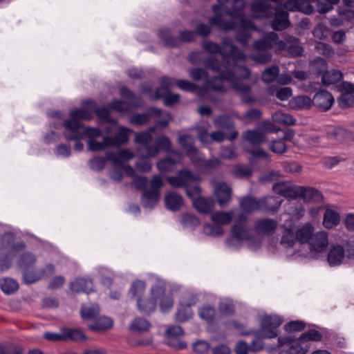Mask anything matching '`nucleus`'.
Returning <instances> with one entry per match:
<instances>
[{
    "label": "nucleus",
    "instance_id": "1",
    "mask_svg": "<svg viewBox=\"0 0 354 354\" xmlns=\"http://www.w3.org/2000/svg\"><path fill=\"white\" fill-rule=\"evenodd\" d=\"M222 45L224 46V53L222 61L210 56L205 59V65L208 69L220 73L222 80L232 81L234 78V73L231 70L232 66L236 64L237 61H245L244 53L232 44L230 38H224L222 40Z\"/></svg>",
    "mask_w": 354,
    "mask_h": 354
},
{
    "label": "nucleus",
    "instance_id": "2",
    "mask_svg": "<svg viewBox=\"0 0 354 354\" xmlns=\"http://www.w3.org/2000/svg\"><path fill=\"white\" fill-rule=\"evenodd\" d=\"M322 339L319 330L309 329L297 339L292 335L279 336L277 343L268 345L266 349L269 353L278 351V354H306L310 348L309 342H319Z\"/></svg>",
    "mask_w": 354,
    "mask_h": 354
},
{
    "label": "nucleus",
    "instance_id": "3",
    "mask_svg": "<svg viewBox=\"0 0 354 354\" xmlns=\"http://www.w3.org/2000/svg\"><path fill=\"white\" fill-rule=\"evenodd\" d=\"M37 262L36 256L30 252L21 254L18 260V266L23 270V279L27 284H32L41 279L37 272L33 270Z\"/></svg>",
    "mask_w": 354,
    "mask_h": 354
},
{
    "label": "nucleus",
    "instance_id": "4",
    "mask_svg": "<svg viewBox=\"0 0 354 354\" xmlns=\"http://www.w3.org/2000/svg\"><path fill=\"white\" fill-rule=\"evenodd\" d=\"M14 236L11 233H5L2 237V245L0 251L3 249L10 248L3 257L0 258V272H3L9 269L13 257L15 256L14 251L24 250L26 248L24 242H17L13 243Z\"/></svg>",
    "mask_w": 354,
    "mask_h": 354
},
{
    "label": "nucleus",
    "instance_id": "5",
    "mask_svg": "<svg viewBox=\"0 0 354 354\" xmlns=\"http://www.w3.org/2000/svg\"><path fill=\"white\" fill-rule=\"evenodd\" d=\"M282 323L283 319L278 315H266L262 317L260 328L255 331V335L264 339L274 338L279 335L278 328Z\"/></svg>",
    "mask_w": 354,
    "mask_h": 354
},
{
    "label": "nucleus",
    "instance_id": "6",
    "mask_svg": "<svg viewBox=\"0 0 354 354\" xmlns=\"http://www.w3.org/2000/svg\"><path fill=\"white\" fill-rule=\"evenodd\" d=\"M165 288L155 285L151 289V297L150 298L138 299L137 301V307L138 310L144 314H150L153 313L156 308V303L158 298L164 295Z\"/></svg>",
    "mask_w": 354,
    "mask_h": 354
},
{
    "label": "nucleus",
    "instance_id": "7",
    "mask_svg": "<svg viewBox=\"0 0 354 354\" xmlns=\"http://www.w3.org/2000/svg\"><path fill=\"white\" fill-rule=\"evenodd\" d=\"M178 143L186 151L187 156L189 158L192 162L199 167L204 156L194 146L192 136L187 134L180 135L178 137Z\"/></svg>",
    "mask_w": 354,
    "mask_h": 354
},
{
    "label": "nucleus",
    "instance_id": "8",
    "mask_svg": "<svg viewBox=\"0 0 354 354\" xmlns=\"http://www.w3.org/2000/svg\"><path fill=\"white\" fill-rule=\"evenodd\" d=\"M225 7L218 3L212 6V10L214 16L209 19V24L223 31L233 30L236 28V24L232 20L227 21L223 19L222 10H225Z\"/></svg>",
    "mask_w": 354,
    "mask_h": 354
},
{
    "label": "nucleus",
    "instance_id": "9",
    "mask_svg": "<svg viewBox=\"0 0 354 354\" xmlns=\"http://www.w3.org/2000/svg\"><path fill=\"white\" fill-rule=\"evenodd\" d=\"M63 127L66 129L64 137L67 140H81L84 138V133L81 131L83 124L73 118L64 121Z\"/></svg>",
    "mask_w": 354,
    "mask_h": 354
},
{
    "label": "nucleus",
    "instance_id": "10",
    "mask_svg": "<svg viewBox=\"0 0 354 354\" xmlns=\"http://www.w3.org/2000/svg\"><path fill=\"white\" fill-rule=\"evenodd\" d=\"M278 48L280 50L287 51L292 57H299L304 52L303 47L299 44V39L293 36H287L283 40H279Z\"/></svg>",
    "mask_w": 354,
    "mask_h": 354
},
{
    "label": "nucleus",
    "instance_id": "11",
    "mask_svg": "<svg viewBox=\"0 0 354 354\" xmlns=\"http://www.w3.org/2000/svg\"><path fill=\"white\" fill-rule=\"evenodd\" d=\"M311 101L312 105L319 111L325 112L331 108L335 100L330 92L326 90H321L315 94Z\"/></svg>",
    "mask_w": 354,
    "mask_h": 354
},
{
    "label": "nucleus",
    "instance_id": "12",
    "mask_svg": "<svg viewBox=\"0 0 354 354\" xmlns=\"http://www.w3.org/2000/svg\"><path fill=\"white\" fill-rule=\"evenodd\" d=\"M299 187L292 185L288 182H279L273 185L272 190L274 193L288 200H292L299 198Z\"/></svg>",
    "mask_w": 354,
    "mask_h": 354
},
{
    "label": "nucleus",
    "instance_id": "13",
    "mask_svg": "<svg viewBox=\"0 0 354 354\" xmlns=\"http://www.w3.org/2000/svg\"><path fill=\"white\" fill-rule=\"evenodd\" d=\"M277 7H282L284 10L301 11L306 15H310L315 10L310 0H286Z\"/></svg>",
    "mask_w": 354,
    "mask_h": 354
},
{
    "label": "nucleus",
    "instance_id": "14",
    "mask_svg": "<svg viewBox=\"0 0 354 354\" xmlns=\"http://www.w3.org/2000/svg\"><path fill=\"white\" fill-rule=\"evenodd\" d=\"M274 10V19L270 21V26L273 30L281 31L289 27V13L283 10L282 7L276 6Z\"/></svg>",
    "mask_w": 354,
    "mask_h": 354
},
{
    "label": "nucleus",
    "instance_id": "15",
    "mask_svg": "<svg viewBox=\"0 0 354 354\" xmlns=\"http://www.w3.org/2000/svg\"><path fill=\"white\" fill-rule=\"evenodd\" d=\"M279 36L276 32H270L258 40L254 41L253 48L257 51L269 52L274 46H278Z\"/></svg>",
    "mask_w": 354,
    "mask_h": 354
},
{
    "label": "nucleus",
    "instance_id": "16",
    "mask_svg": "<svg viewBox=\"0 0 354 354\" xmlns=\"http://www.w3.org/2000/svg\"><path fill=\"white\" fill-rule=\"evenodd\" d=\"M184 334L183 329L179 326H171L166 330L168 344L177 350H182L187 346L184 342L178 341V339Z\"/></svg>",
    "mask_w": 354,
    "mask_h": 354
},
{
    "label": "nucleus",
    "instance_id": "17",
    "mask_svg": "<svg viewBox=\"0 0 354 354\" xmlns=\"http://www.w3.org/2000/svg\"><path fill=\"white\" fill-rule=\"evenodd\" d=\"M162 109L151 106L148 109L146 113L133 114L129 118V122L133 125L142 126L148 123L152 116L160 117L162 115Z\"/></svg>",
    "mask_w": 354,
    "mask_h": 354
},
{
    "label": "nucleus",
    "instance_id": "18",
    "mask_svg": "<svg viewBox=\"0 0 354 354\" xmlns=\"http://www.w3.org/2000/svg\"><path fill=\"white\" fill-rule=\"evenodd\" d=\"M234 90L240 95L242 102L250 104L257 101V99L251 95V86L250 84L243 83L239 80L231 81Z\"/></svg>",
    "mask_w": 354,
    "mask_h": 354
},
{
    "label": "nucleus",
    "instance_id": "19",
    "mask_svg": "<svg viewBox=\"0 0 354 354\" xmlns=\"http://www.w3.org/2000/svg\"><path fill=\"white\" fill-rule=\"evenodd\" d=\"M278 223L273 218H260L255 221L254 230L258 234L270 236L277 229Z\"/></svg>",
    "mask_w": 354,
    "mask_h": 354
},
{
    "label": "nucleus",
    "instance_id": "20",
    "mask_svg": "<svg viewBox=\"0 0 354 354\" xmlns=\"http://www.w3.org/2000/svg\"><path fill=\"white\" fill-rule=\"evenodd\" d=\"M308 244L311 251L316 252H324L328 245V233L321 231L313 234Z\"/></svg>",
    "mask_w": 354,
    "mask_h": 354
},
{
    "label": "nucleus",
    "instance_id": "21",
    "mask_svg": "<svg viewBox=\"0 0 354 354\" xmlns=\"http://www.w3.org/2000/svg\"><path fill=\"white\" fill-rule=\"evenodd\" d=\"M193 179V174L188 169L180 170L176 176L167 177V182L173 187H185Z\"/></svg>",
    "mask_w": 354,
    "mask_h": 354
},
{
    "label": "nucleus",
    "instance_id": "22",
    "mask_svg": "<svg viewBox=\"0 0 354 354\" xmlns=\"http://www.w3.org/2000/svg\"><path fill=\"white\" fill-rule=\"evenodd\" d=\"M282 202L283 200L279 196H267L263 197L260 198V211L274 214L279 210Z\"/></svg>",
    "mask_w": 354,
    "mask_h": 354
},
{
    "label": "nucleus",
    "instance_id": "23",
    "mask_svg": "<svg viewBox=\"0 0 354 354\" xmlns=\"http://www.w3.org/2000/svg\"><path fill=\"white\" fill-rule=\"evenodd\" d=\"M239 218L240 221L232 227V234L239 241L250 240L251 237L247 230V218L243 214H241Z\"/></svg>",
    "mask_w": 354,
    "mask_h": 354
},
{
    "label": "nucleus",
    "instance_id": "24",
    "mask_svg": "<svg viewBox=\"0 0 354 354\" xmlns=\"http://www.w3.org/2000/svg\"><path fill=\"white\" fill-rule=\"evenodd\" d=\"M299 192V198L306 202L319 203L322 201V193L315 188L300 186Z\"/></svg>",
    "mask_w": 354,
    "mask_h": 354
},
{
    "label": "nucleus",
    "instance_id": "25",
    "mask_svg": "<svg viewBox=\"0 0 354 354\" xmlns=\"http://www.w3.org/2000/svg\"><path fill=\"white\" fill-rule=\"evenodd\" d=\"M165 204L167 209L176 212L181 209L184 201L181 195L174 192H169L165 194Z\"/></svg>",
    "mask_w": 354,
    "mask_h": 354
},
{
    "label": "nucleus",
    "instance_id": "26",
    "mask_svg": "<svg viewBox=\"0 0 354 354\" xmlns=\"http://www.w3.org/2000/svg\"><path fill=\"white\" fill-rule=\"evenodd\" d=\"M214 193L218 204L222 207L230 201L232 189L226 183L223 182L217 184Z\"/></svg>",
    "mask_w": 354,
    "mask_h": 354
},
{
    "label": "nucleus",
    "instance_id": "27",
    "mask_svg": "<svg viewBox=\"0 0 354 354\" xmlns=\"http://www.w3.org/2000/svg\"><path fill=\"white\" fill-rule=\"evenodd\" d=\"M346 135V131L345 129L330 126L326 129L325 135L322 138H326L328 140V144L334 145L342 140Z\"/></svg>",
    "mask_w": 354,
    "mask_h": 354
},
{
    "label": "nucleus",
    "instance_id": "28",
    "mask_svg": "<svg viewBox=\"0 0 354 354\" xmlns=\"http://www.w3.org/2000/svg\"><path fill=\"white\" fill-rule=\"evenodd\" d=\"M134 153L127 149H120L118 152L115 153L108 151V158L116 166H122V160H129L134 158Z\"/></svg>",
    "mask_w": 354,
    "mask_h": 354
},
{
    "label": "nucleus",
    "instance_id": "29",
    "mask_svg": "<svg viewBox=\"0 0 354 354\" xmlns=\"http://www.w3.org/2000/svg\"><path fill=\"white\" fill-rule=\"evenodd\" d=\"M71 290L75 292H85L89 294L93 291V284L91 279L85 278H77L74 281L71 282Z\"/></svg>",
    "mask_w": 354,
    "mask_h": 354
},
{
    "label": "nucleus",
    "instance_id": "30",
    "mask_svg": "<svg viewBox=\"0 0 354 354\" xmlns=\"http://www.w3.org/2000/svg\"><path fill=\"white\" fill-rule=\"evenodd\" d=\"M344 259V249L342 245H334L328 253L327 261L330 266L340 265Z\"/></svg>",
    "mask_w": 354,
    "mask_h": 354
},
{
    "label": "nucleus",
    "instance_id": "31",
    "mask_svg": "<svg viewBox=\"0 0 354 354\" xmlns=\"http://www.w3.org/2000/svg\"><path fill=\"white\" fill-rule=\"evenodd\" d=\"M87 104L91 110L92 114L95 113L98 118L109 122H115L114 120L111 119L110 111L107 107H99L96 102L93 100H87Z\"/></svg>",
    "mask_w": 354,
    "mask_h": 354
},
{
    "label": "nucleus",
    "instance_id": "32",
    "mask_svg": "<svg viewBox=\"0 0 354 354\" xmlns=\"http://www.w3.org/2000/svg\"><path fill=\"white\" fill-rule=\"evenodd\" d=\"M82 107L80 109H75L70 112L71 118L80 120L89 121L93 119V114L91 110L88 108L87 100L82 102Z\"/></svg>",
    "mask_w": 354,
    "mask_h": 354
},
{
    "label": "nucleus",
    "instance_id": "33",
    "mask_svg": "<svg viewBox=\"0 0 354 354\" xmlns=\"http://www.w3.org/2000/svg\"><path fill=\"white\" fill-rule=\"evenodd\" d=\"M313 232L314 227L310 223L304 224L296 231L297 241L301 244L309 243Z\"/></svg>",
    "mask_w": 354,
    "mask_h": 354
},
{
    "label": "nucleus",
    "instance_id": "34",
    "mask_svg": "<svg viewBox=\"0 0 354 354\" xmlns=\"http://www.w3.org/2000/svg\"><path fill=\"white\" fill-rule=\"evenodd\" d=\"M160 199V192L146 189L142 194L141 201L144 207L153 208Z\"/></svg>",
    "mask_w": 354,
    "mask_h": 354
},
{
    "label": "nucleus",
    "instance_id": "35",
    "mask_svg": "<svg viewBox=\"0 0 354 354\" xmlns=\"http://www.w3.org/2000/svg\"><path fill=\"white\" fill-rule=\"evenodd\" d=\"M240 207L246 213L260 211V199L257 200L251 196H244L240 201Z\"/></svg>",
    "mask_w": 354,
    "mask_h": 354
},
{
    "label": "nucleus",
    "instance_id": "36",
    "mask_svg": "<svg viewBox=\"0 0 354 354\" xmlns=\"http://www.w3.org/2000/svg\"><path fill=\"white\" fill-rule=\"evenodd\" d=\"M159 37L164 41L165 46L168 48H176L182 45L180 37L171 35L168 28L160 29Z\"/></svg>",
    "mask_w": 354,
    "mask_h": 354
},
{
    "label": "nucleus",
    "instance_id": "37",
    "mask_svg": "<svg viewBox=\"0 0 354 354\" xmlns=\"http://www.w3.org/2000/svg\"><path fill=\"white\" fill-rule=\"evenodd\" d=\"M340 222L339 212L331 209H326L323 218V225L327 229H331L337 226Z\"/></svg>",
    "mask_w": 354,
    "mask_h": 354
},
{
    "label": "nucleus",
    "instance_id": "38",
    "mask_svg": "<svg viewBox=\"0 0 354 354\" xmlns=\"http://www.w3.org/2000/svg\"><path fill=\"white\" fill-rule=\"evenodd\" d=\"M193 205L200 213L209 214L214 206V201L210 198L198 197L194 200Z\"/></svg>",
    "mask_w": 354,
    "mask_h": 354
},
{
    "label": "nucleus",
    "instance_id": "39",
    "mask_svg": "<svg viewBox=\"0 0 354 354\" xmlns=\"http://www.w3.org/2000/svg\"><path fill=\"white\" fill-rule=\"evenodd\" d=\"M159 82L160 86L156 88L152 97L153 100H156L161 99L162 95L160 93L170 91L171 87L175 84V80L167 76H163L160 79Z\"/></svg>",
    "mask_w": 354,
    "mask_h": 354
},
{
    "label": "nucleus",
    "instance_id": "40",
    "mask_svg": "<svg viewBox=\"0 0 354 354\" xmlns=\"http://www.w3.org/2000/svg\"><path fill=\"white\" fill-rule=\"evenodd\" d=\"M243 138L252 145H260L266 141L265 133L255 129L247 130Z\"/></svg>",
    "mask_w": 354,
    "mask_h": 354
},
{
    "label": "nucleus",
    "instance_id": "41",
    "mask_svg": "<svg viewBox=\"0 0 354 354\" xmlns=\"http://www.w3.org/2000/svg\"><path fill=\"white\" fill-rule=\"evenodd\" d=\"M311 105V99L306 95L294 97L289 101L290 107L295 110L309 109Z\"/></svg>",
    "mask_w": 354,
    "mask_h": 354
},
{
    "label": "nucleus",
    "instance_id": "42",
    "mask_svg": "<svg viewBox=\"0 0 354 354\" xmlns=\"http://www.w3.org/2000/svg\"><path fill=\"white\" fill-rule=\"evenodd\" d=\"M214 124L216 127L227 131H231L234 127V120L227 114L217 115L214 120Z\"/></svg>",
    "mask_w": 354,
    "mask_h": 354
},
{
    "label": "nucleus",
    "instance_id": "43",
    "mask_svg": "<svg viewBox=\"0 0 354 354\" xmlns=\"http://www.w3.org/2000/svg\"><path fill=\"white\" fill-rule=\"evenodd\" d=\"M195 304V301L188 302L186 304H181L180 308L176 314V320L180 322H183L191 318L193 315L191 307Z\"/></svg>",
    "mask_w": 354,
    "mask_h": 354
},
{
    "label": "nucleus",
    "instance_id": "44",
    "mask_svg": "<svg viewBox=\"0 0 354 354\" xmlns=\"http://www.w3.org/2000/svg\"><path fill=\"white\" fill-rule=\"evenodd\" d=\"M342 78V73L339 70L326 71L322 75L323 84L329 86L339 82Z\"/></svg>",
    "mask_w": 354,
    "mask_h": 354
},
{
    "label": "nucleus",
    "instance_id": "45",
    "mask_svg": "<svg viewBox=\"0 0 354 354\" xmlns=\"http://www.w3.org/2000/svg\"><path fill=\"white\" fill-rule=\"evenodd\" d=\"M268 93L270 95L276 96L281 101L287 100L292 94V91L290 87H283L277 89L274 86L268 88Z\"/></svg>",
    "mask_w": 354,
    "mask_h": 354
},
{
    "label": "nucleus",
    "instance_id": "46",
    "mask_svg": "<svg viewBox=\"0 0 354 354\" xmlns=\"http://www.w3.org/2000/svg\"><path fill=\"white\" fill-rule=\"evenodd\" d=\"M145 289V281L137 279L133 281L129 292L131 294L132 298L138 300V299H142Z\"/></svg>",
    "mask_w": 354,
    "mask_h": 354
},
{
    "label": "nucleus",
    "instance_id": "47",
    "mask_svg": "<svg viewBox=\"0 0 354 354\" xmlns=\"http://www.w3.org/2000/svg\"><path fill=\"white\" fill-rule=\"evenodd\" d=\"M245 5V3L244 0H233L232 8H229L228 7H225V12L232 18L241 16L242 14H244L243 9Z\"/></svg>",
    "mask_w": 354,
    "mask_h": 354
},
{
    "label": "nucleus",
    "instance_id": "48",
    "mask_svg": "<svg viewBox=\"0 0 354 354\" xmlns=\"http://www.w3.org/2000/svg\"><path fill=\"white\" fill-rule=\"evenodd\" d=\"M310 3H315L316 10L320 14L330 12L334 8V5L339 3V0H310Z\"/></svg>",
    "mask_w": 354,
    "mask_h": 354
},
{
    "label": "nucleus",
    "instance_id": "49",
    "mask_svg": "<svg viewBox=\"0 0 354 354\" xmlns=\"http://www.w3.org/2000/svg\"><path fill=\"white\" fill-rule=\"evenodd\" d=\"M216 314V308L209 304L203 305L198 310L199 317L207 322V323H212L215 319Z\"/></svg>",
    "mask_w": 354,
    "mask_h": 354
},
{
    "label": "nucleus",
    "instance_id": "50",
    "mask_svg": "<svg viewBox=\"0 0 354 354\" xmlns=\"http://www.w3.org/2000/svg\"><path fill=\"white\" fill-rule=\"evenodd\" d=\"M296 241V232H294L292 228L286 227L281 239V245L290 248L294 246Z\"/></svg>",
    "mask_w": 354,
    "mask_h": 354
},
{
    "label": "nucleus",
    "instance_id": "51",
    "mask_svg": "<svg viewBox=\"0 0 354 354\" xmlns=\"http://www.w3.org/2000/svg\"><path fill=\"white\" fill-rule=\"evenodd\" d=\"M272 119L274 122L283 125H294L296 120L290 114L278 111L272 115Z\"/></svg>",
    "mask_w": 354,
    "mask_h": 354
},
{
    "label": "nucleus",
    "instance_id": "52",
    "mask_svg": "<svg viewBox=\"0 0 354 354\" xmlns=\"http://www.w3.org/2000/svg\"><path fill=\"white\" fill-rule=\"evenodd\" d=\"M120 95L122 97L129 100V103L136 107L141 105V99L133 93L127 86H122L119 90Z\"/></svg>",
    "mask_w": 354,
    "mask_h": 354
},
{
    "label": "nucleus",
    "instance_id": "53",
    "mask_svg": "<svg viewBox=\"0 0 354 354\" xmlns=\"http://www.w3.org/2000/svg\"><path fill=\"white\" fill-rule=\"evenodd\" d=\"M279 71L280 69L277 65H272L266 68L261 74L262 81L268 84L277 80Z\"/></svg>",
    "mask_w": 354,
    "mask_h": 354
},
{
    "label": "nucleus",
    "instance_id": "54",
    "mask_svg": "<svg viewBox=\"0 0 354 354\" xmlns=\"http://www.w3.org/2000/svg\"><path fill=\"white\" fill-rule=\"evenodd\" d=\"M156 128L154 127H149L147 131L136 133L135 142L143 147L150 143L152 140L151 133L154 132Z\"/></svg>",
    "mask_w": 354,
    "mask_h": 354
},
{
    "label": "nucleus",
    "instance_id": "55",
    "mask_svg": "<svg viewBox=\"0 0 354 354\" xmlns=\"http://www.w3.org/2000/svg\"><path fill=\"white\" fill-rule=\"evenodd\" d=\"M113 322L109 317L103 316L96 319L95 323L90 326V328L95 331H102L113 326Z\"/></svg>",
    "mask_w": 354,
    "mask_h": 354
},
{
    "label": "nucleus",
    "instance_id": "56",
    "mask_svg": "<svg viewBox=\"0 0 354 354\" xmlns=\"http://www.w3.org/2000/svg\"><path fill=\"white\" fill-rule=\"evenodd\" d=\"M1 290L6 295H11L19 288L18 282L10 277L4 278L0 283Z\"/></svg>",
    "mask_w": 354,
    "mask_h": 354
},
{
    "label": "nucleus",
    "instance_id": "57",
    "mask_svg": "<svg viewBox=\"0 0 354 354\" xmlns=\"http://www.w3.org/2000/svg\"><path fill=\"white\" fill-rule=\"evenodd\" d=\"M223 80L225 81V80H222L219 75L218 76H214L207 80L206 84L208 88L214 91L224 93L226 91V88L222 83Z\"/></svg>",
    "mask_w": 354,
    "mask_h": 354
},
{
    "label": "nucleus",
    "instance_id": "58",
    "mask_svg": "<svg viewBox=\"0 0 354 354\" xmlns=\"http://www.w3.org/2000/svg\"><path fill=\"white\" fill-rule=\"evenodd\" d=\"M177 162L178 161L174 158L171 157H166L159 160L156 163V166L160 172H165L172 171Z\"/></svg>",
    "mask_w": 354,
    "mask_h": 354
},
{
    "label": "nucleus",
    "instance_id": "59",
    "mask_svg": "<svg viewBox=\"0 0 354 354\" xmlns=\"http://www.w3.org/2000/svg\"><path fill=\"white\" fill-rule=\"evenodd\" d=\"M107 160H109L108 158V152L106 153V157L99 156L93 157L90 159L88 165L92 170L102 171L104 168Z\"/></svg>",
    "mask_w": 354,
    "mask_h": 354
},
{
    "label": "nucleus",
    "instance_id": "60",
    "mask_svg": "<svg viewBox=\"0 0 354 354\" xmlns=\"http://www.w3.org/2000/svg\"><path fill=\"white\" fill-rule=\"evenodd\" d=\"M133 131L124 126H120L118 132L114 135L115 139L119 146L125 145L129 141V134Z\"/></svg>",
    "mask_w": 354,
    "mask_h": 354
},
{
    "label": "nucleus",
    "instance_id": "61",
    "mask_svg": "<svg viewBox=\"0 0 354 354\" xmlns=\"http://www.w3.org/2000/svg\"><path fill=\"white\" fill-rule=\"evenodd\" d=\"M150 323L143 318H136L130 325V329L135 332H141L148 330L150 328Z\"/></svg>",
    "mask_w": 354,
    "mask_h": 354
},
{
    "label": "nucleus",
    "instance_id": "62",
    "mask_svg": "<svg viewBox=\"0 0 354 354\" xmlns=\"http://www.w3.org/2000/svg\"><path fill=\"white\" fill-rule=\"evenodd\" d=\"M305 328V322L301 320L288 322L283 326V329L289 333L288 335H292V333L302 331Z\"/></svg>",
    "mask_w": 354,
    "mask_h": 354
},
{
    "label": "nucleus",
    "instance_id": "63",
    "mask_svg": "<svg viewBox=\"0 0 354 354\" xmlns=\"http://www.w3.org/2000/svg\"><path fill=\"white\" fill-rule=\"evenodd\" d=\"M212 221L216 224L227 225L232 221L230 213L216 212L211 216Z\"/></svg>",
    "mask_w": 354,
    "mask_h": 354
},
{
    "label": "nucleus",
    "instance_id": "64",
    "mask_svg": "<svg viewBox=\"0 0 354 354\" xmlns=\"http://www.w3.org/2000/svg\"><path fill=\"white\" fill-rule=\"evenodd\" d=\"M338 106L342 109H348L354 105V95L351 93H342L337 99Z\"/></svg>",
    "mask_w": 354,
    "mask_h": 354
}]
</instances>
